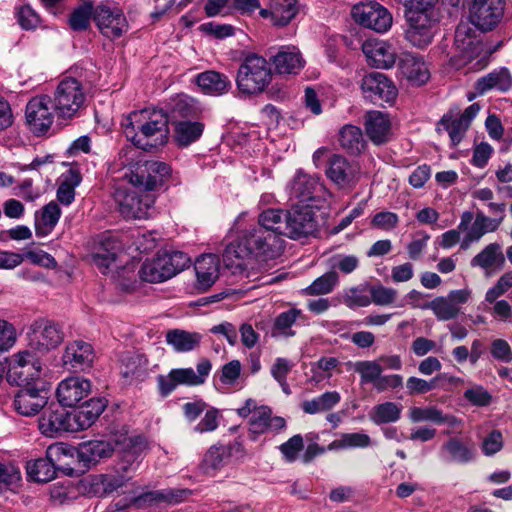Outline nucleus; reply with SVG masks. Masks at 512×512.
<instances>
[{
	"label": "nucleus",
	"mask_w": 512,
	"mask_h": 512,
	"mask_svg": "<svg viewBox=\"0 0 512 512\" xmlns=\"http://www.w3.org/2000/svg\"><path fill=\"white\" fill-rule=\"evenodd\" d=\"M125 126L126 137L144 151L164 146L169 138V118L161 109L134 111Z\"/></svg>",
	"instance_id": "f257e3e1"
},
{
	"label": "nucleus",
	"mask_w": 512,
	"mask_h": 512,
	"mask_svg": "<svg viewBox=\"0 0 512 512\" xmlns=\"http://www.w3.org/2000/svg\"><path fill=\"white\" fill-rule=\"evenodd\" d=\"M284 249V239L272 231L257 226L242 232L236 243L229 244L223 253L227 265H233V258L245 259L251 256L269 259L279 256Z\"/></svg>",
	"instance_id": "f03ea898"
},
{
	"label": "nucleus",
	"mask_w": 512,
	"mask_h": 512,
	"mask_svg": "<svg viewBox=\"0 0 512 512\" xmlns=\"http://www.w3.org/2000/svg\"><path fill=\"white\" fill-rule=\"evenodd\" d=\"M51 100L57 117L71 120L79 117L85 108L86 92L78 79L66 77L57 85Z\"/></svg>",
	"instance_id": "7ed1b4c3"
},
{
	"label": "nucleus",
	"mask_w": 512,
	"mask_h": 512,
	"mask_svg": "<svg viewBox=\"0 0 512 512\" xmlns=\"http://www.w3.org/2000/svg\"><path fill=\"white\" fill-rule=\"evenodd\" d=\"M189 256L181 251L164 252L146 260L138 274L142 281L160 283L166 281L190 265Z\"/></svg>",
	"instance_id": "20e7f679"
},
{
	"label": "nucleus",
	"mask_w": 512,
	"mask_h": 512,
	"mask_svg": "<svg viewBox=\"0 0 512 512\" xmlns=\"http://www.w3.org/2000/svg\"><path fill=\"white\" fill-rule=\"evenodd\" d=\"M271 76V69L266 59L256 54H249L239 66L236 84L243 94H258L268 86Z\"/></svg>",
	"instance_id": "39448f33"
},
{
	"label": "nucleus",
	"mask_w": 512,
	"mask_h": 512,
	"mask_svg": "<svg viewBox=\"0 0 512 512\" xmlns=\"http://www.w3.org/2000/svg\"><path fill=\"white\" fill-rule=\"evenodd\" d=\"M171 171V167L165 162L147 160L134 164L125 176L140 191H153L165 183Z\"/></svg>",
	"instance_id": "423d86ee"
},
{
	"label": "nucleus",
	"mask_w": 512,
	"mask_h": 512,
	"mask_svg": "<svg viewBox=\"0 0 512 512\" xmlns=\"http://www.w3.org/2000/svg\"><path fill=\"white\" fill-rule=\"evenodd\" d=\"M62 327L49 319L39 318L28 328V345L31 349L46 354L56 349L64 341Z\"/></svg>",
	"instance_id": "0eeeda50"
},
{
	"label": "nucleus",
	"mask_w": 512,
	"mask_h": 512,
	"mask_svg": "<svg viewBox=\"0 0 512 512\" xmlns=\"http://www.w3.org/2000/svg\"><path fill=\"white\" fill-rule=\"evenodd\" d=\"M41 362L29 351H20L14 356L13 363L7 372V381L20 388L43 385L40 376Z\"/></svg>",
	"instance_id": "6e6552de"
},
{
	"label": "nucleus",
	"mask_w": 512,
	"mask_h": 512,
	"mask_svg": "<svg viewBox=\"0 0 512 512\" xmlns=\"http://www.w3.org/2000/svg\"><path fill=\"white\" fill-rule=\"evenodd\" d=\"M131 477L117 469L105 474L88 475L79 481L78 490L90 497H106L124 487Z\"/></svg>",
	"instance_id": "1a4fd4ad"
},
{
	"label": "nucleus",
	"mask_w": 512,
	"mask_h": 512,
	"mask_svg": "<svg viewBox=\"0 0 512 512\" xmlns=\"http://www.w3.org/2000/svg\"><path fill=\"white\" fill-rule=\"evenodd\" d=\"M114 451L118 453L115 469L122 474L131 475L134 472L147 449V442L140 436H120L114 440Z\"/></svg>",
	"instance_id": "9d476101"
},
{
	"label": "nucleus",
	"mask_w": 512,
	"mask_h": 512,
	"mask_svg": "<svg viewBox=\"0 0 512 512\" xmlns=\"http://www.w3.org/2000/svg\"><path fill=\"white\" fill-rule=\"evenodd\" d=\"M317 227L315 212L310 205L296 204L286 210V237L291 239L307 237L316 232Z\"/></svg>",
	"instance_id": "9b49d317"
},
{
	"label": "nucleus",
	"mask_w": 512,
	"mask_h": 512,
	"mask_svg": "<svg viewBox=\"0 0 512 512\" xmlns=\"http://www.w3.org/2000/svg\"><path fill=\"white\" fill-rule=\"evenodd\" d=\"M51 98L47 95H38L29 100L25 109V116L30 131L36 135H44L53 124L54 115L50 105Z\"/></svg>",
	"instance_id": "f8f14e48"
},
{
	"label": "nucleus",
	"mask_w": 512,
	"mask_h": 512,
	"mask_svg": "<svg viewBox=\"0 0 512 512\" xmlns=\"http://www.w3.org/2000/svg\"><path fill=\"white\" fill-rule=\"evenodd\" d=\"M93 19L102 35L111 40L121 37L128 30L122 10L107 3H101L94 9Z\"/></svg>",
	"instance_id": "ddd939ff"
},
{
	"label": "nucleus",
	"mask_w": 512,
	"mask_h": 512,
	"mask_svg": "<svg viewBox=\"0 0 512 512\" xmlns=\"http://www.w3.org/2000/svg\"><path fill=\"white\" fill-rule=\"evenodd\" d=\"M409 26L405 38L415 47L424 48L431 44L436 32L438 16H428L415 12L406 13Z\"/></svg>",
	"instance_id": "4468645a"
},
{
	"label": "nucleus",
	"mask_w": 512,
	"mask_h": 512,
	"mask_svg": "<svg viewBox=\"0 0 512 512\" xmlns=\"http://www.w3.org/2000/svg\"><path fill=\"white\" fill-rule=\"evenodd\" d=\"M352 16L357 23L376 32H386L392 25L389 11L376 2L355 5Z\"/></svg>",
	"instance_id": "2eb2a0df"
},
{
	"label": "nucleus",
	"mask_w": 512,
	"mask_h": 512,
	"mask_svg": "<svg viewBox=\"0 0 512 512\" xmlns=\"http://www.w3.org/2000/svg\"><path fill=\"white\" fill-rule=\"evenodd\" d=\"M364 97L375 105L394 101L397 89L392 81L383 73L371 72L365 75L361 82Z\"/></svg>",
	"instance_id": "dca6fc26"
},
{
	"label": "nucleus",
	"mask_w": 512,
	"mask_h": 512,
	"mask_svg": "<svg viewBox=\"0 0 512 512\" xmlns=\"http://www.w3.org/2000/svg\"><path fill=\"white\" fill-rule=\"evenodd\" d=\"M39 429L47 437H57L63 432L78 431L79 426H76L72 412L57 407L44 411L39 419Z\"/></svg>",
	"instance_id": "f3484780"
},
{
	"label": "nucleus",
	"mask_w": 512,
	"mask_h": 512,
	"mask_svg": "<svg viewBox=\"0 0 512 512\" xmlns=\"http://www.w3.org/2000/svg\"><path fill=\"white\" fill-rule=\"evenodd\" d=\"M502 0H474L470 8V20L482 31L492 30L503 15Z\"/></svg>",
	"instance_id": "a211bd4d"
},
{
	"label": "nucleus",
	"mask_w": 512,
	"mask_h": 512,
	"mask_svg": "<svg viewBox=\"0 0 512 512\" xmlns=\"http://www.w3.org/2000/svg\"><path fill=\"white\" fill-rule=\"evenodd\" d=\"M326 176L341 189L352 188L358 181V167L345 157L335 154L327 162Z\"/></svg>",
	"instance_id": "6ab92c4d"
},
{
	"label": "nucleus",
	"mask_w": 512,
	"mask_h": 512,
	"mask_svg": "<svg viewBox=\"0 0 512 512\" xmlns=\"http://www.w3.org/2000/svg\"><path fill=\"white\" fill-rule=\"evenodd\" d=\"M48 401V391L43 385L20 388L14 397L15 410L23 416L36 415Z\"/></svg>",
	"instance_id": "aec40b11"
},
{
	"label": "nucleus",
	"mask_w": 512,
	"mask_h": 512,
	"mask_svg": "<svg viewBox=\"0 0 512 512\" xmlns=\"http://www.w3.org/2000/svg\"><path fill=\"white\" fill-rule=\"evenodd\" d=\"M121 250L122 245L116 237L101 235L91 254L92 262L101 273L107 274L115 264Z\"/></svg>",
	"instance_id": "412c9836"
},
{
	"label": "nucleus",
	"mask_w": 512,
	"mask_h": 512,
	"mask_svg": "<svg viewBox=\"0 0 512 512\" xmlns=\"http://www.w3.org/2000/svg\"><path fill=\"white\" fill-rule=\"evenodd\" d=\"M119 211L125 218L140 219L145 217L154 200L146 195L140 197L135 191L118 190L115 194Z\"/></svg>",
	"instance_id": "4be33fe9"
},
{
	"label": "nucleus",
	"mask_w": 512,
	"mask_h": 512,
	"mask_svg": "<svg viewBox=\"0 0 512 512\" xmlns=\"http://www.w3.org/2000/svg\"><path fill=\"white\" fill-rule=\"evenodd\" d=\"M91 392V382L82 377H69L61 381L57 388V398L64 407L76 406Z\"/></svg>",
	"instance_id": "5701e85b"
},
{
	"label": "nucleus",
	"mask_w": 512,
	"mask_h": 512,
	"mask_svg": "<svg viewBox=\"0 0 512 512\" xmlns=\"http://www.w3.org/2000/svg\"><path fill=\"white\" fill-rule=\"evenodd\" d=\"M93 360V347L83 340L69 342L62 356V361L65 366L81 371L90 368L93 364Z\"/></svg>",
	"instance_id": "b1692460"
},
{
	"label": "nucleus",
	"mask_w": 512,
	"mask_h": 512,
	"mask_svg": "<svg viewBox=\"0 0 512 512\" xmlns=\"http://www.w3.org/2000/svg\"><path fill=\"white\" fill-rule=\"evenodd\" d=\"M506 258L503 253L502 245L493 242L486 245L478 254L470 261L471 267H478L485 271L486 276H490L493 272L503 269Z\"/></svg>",
	"instance_id": "393cba45"
},
{
	"label": "nucleus",
	"mask_w": 512,
	"mask_h": 512,
	"mask_svg": "<svg viewBox=\"0 0 512 512\" xmlns=\"http://www.w3.org/2000/svg\"><path fill=\"white\" fill-rule=\"evenodd\" d=\"M324 186L318 176H311L298 171L291 182V193L300 202H309L319 198Z\"/></svg>",
	"instance_id": "a878e982"
},
{
	"label": "nucleus",
	"mask_w": 512,
	"mask_h": 512,
	"mask_svg": "<svg viewBox=\"0 0 512 512\" xmlns=\"http://www.w3.org/2000/svg\"><path fill=\"white\" fill-rule=\"evenodd\" d=\"M362 50L369 63L377 68H391L395 63V51L384 41L368 40L363 43Z\"/></svg>",
	"instance_id": "bb28decb"
},
{
	"label": "nucleus",
	"mask_w": 512,
	"mask_h": 512,
	"mask_svg": "<svg viewBox=\"0 0 512 512\" xmlns=\"http://www.w3.org/2000/svg\"><path fill=\"white\" fill-rule=\"evenodd\" d=\"M195 82L204 94L210 96L226 94L232 86L227 75L214 70L199 73L195 78Z\"/></svg>",
	"instance_id": "cd10ccee"
},
{
	"label": "nucleus",
	"mask_w": 512,
	"mask_h": 512,
	"mask_svg": "<svg viewBox=\"0 0 512 512\" xmlns=\"http://www.w3.org/2000/svg\"><path fill=\"white\" fill-rule=\"evenodd\" d=\"M365 129L370 140L376 145H381L389 140L391 123L386 114L370 111L365 116Z\"/></svg>",
	"instance_id": "c85d7f7f"
},
{
	"label": "nucleus",
	"mask_w": 512,
	"mask_h": 512,
	"mask_svg": "<svg viewBox=\"0 0 512 512\" xmlns=\"http://www.w3.org/2000/svg\"><path fill=\"white\" fill-rule=\"evenodd\" d=\"M231 456V448L225 445H213L204 454L199 464V471L214 477L227 463Z\"/></svg>",
	"instance_id": "c756f323"
},
{
	"label": "nucleus",
	"mask_w": 512,
	"mask_h": 512,
	"mask_svg": "<svg viewBox=\"0 0 512 512\" xmlns=\"http://www.w3.org/2000/svg\"><path fill=\"white\" fill-rule=\"evenodd\" d=\"M114 452V446L109 441L90 440L79 445L78 458L85 466L95 465L101 459L108 458Z\"/></svg>",
	"instance_id": "7c9ffc66"
},
{
	"label": "nucleus",
	"mask_w": 512,
	"mask_h": 512,
	"mask_svg": "<svg viewBox=\"0 0 512 512\" xmlns=\"http://www.w3.org/2000/svg\"><path fill=\"white\" fill-rule=\"evenodd\" d=\"M197 371L193 368H178L171 370V376L178 385L198 386L205 383L210 374L212 364L210 360L204 358L197 363Z\"/></svg>",
	"instance_id": "2f4dec72"
},
{
	"label": "nucleus",
	"mask_w": 512,
	"mask_h": 512,
	"mask_svg": "<svg viewBox=\"0 0 512 512\" xmlns=\"http://www.w3.org/2000/svg\"><path fill=\"white\" fill-rule=\"evenodd\" d=\"M272 411L267 406H261L252 414L249 431L253 434H263L268 431H278L285 427V420L279 416H271Z\"/></svg>",
	"instance_id": "473e14b6"
},
{
	"label": "nucleus",
	"mask_w": 512,
	"mask_h": 512,
	"mask_svg": "<svg viewBox=\"0 0 512 512\" xmlns=\"http://www.w3.org/2000/svg\"><path fill=\"white\" fill-rule=\"evenodd\" d=\"M198 286L202 289L211 287L218 278L219 260L213 254H204L197 258L195 265Z\"/></svg>",
	"instance_id": "72a5a7b5"
},
{
	"label": "nucleus",
	"mask_w": 512,
	"mask_h": 512,
	"mask_svg": "<svg viewBox=\"0 0 512 512\" xmlns=\"http://www.w3.org/2000/svg\"><path fill=\"white\" fill-rule=\"evenodd\" d=\"M408 417L413 423L432 422L435 424H446L449 427H455L458 423V419L455 416L444 414L436 406L411 407Z\"/></svg>",
	"instance_id": "f704fd0d"
},
{
	"label": "nucleus",
	"mask_w": 512,
	"mask_h": 512,
	"mask_svg": "<svg viewBox=\"0 0 512 512\" xmlns=\"http://www.w3.org/2000/svg\"><path fill=\"white\" fill-rule=\"evenodd\" d=\"M475 88L481 95L492 89L507 92L512 88V75L504 67L494 70L478 79Z\"/></svg>",
	"instance_id": "c9c22d12"
},
{
	"label": "nucleus",
	"mask_w": 512,
	"mask_h": 512,
	"mask_svg": "<svg viewBox=\"0 0 512 512\" xmlns=\"http://www.w3.org/2000/svg\"><path fill=\"white\" fill-rule=\"evenodd\" d=\"M271 61L279 74H297L304 64L300 52L295 47H282Z\"/></svg>",
	"instance_id": "e433bc0d"
},
{
	"label": "nucleus",
	"mask_w": 512,
	"mask_h": 512,
	"mask_svg": "<svg viewBox=\"0 0 512 512\" xmlns=\"http://www.w3.org/2000/svg\"><path fill=\"white\" fill-rule=\"evenodd\" d=\"M106 407V401L103 398H91L72 412L76 426L79 430L90 427L100 416Z\"/></svg>",
	"instance_id": "4c0bfd02"
},
{
	"label": "nucleus",
	"mask_w": 512,
	"mask_h": 512,
	"mask_svg": "<svg viewBox=\"0 0 512 512\" xmlns=\"http://www.w3.org/2000/svg\"><path fill=\"white\" fill-rule=\"evenodd\" d=\"M469 126L459 117L458 112L449 111L444 114L436 126V131L448 133L453 146H457L464 138Z\"/></svg>",
	"instance_id": "58836bf2"
},
{
	"label": "nucleus",
	"mask_w": 512,
	"mask_h": 512,
	"mask_svg": "<svg viewBox=\"0 0 512 512\" xmlns=\"http://www.w3.org/2000/svg\"><path fill=\"white\" fill-rule=\"evenodd\" d=\"M174 124V141L179 147H188L198 141L205 125L199 121L178 120Z\"/></svg>",
	"instance_id": "ea45409f"
},
{
	"label": "nucleus",
	"mask_w": 512,
	"mask_h": 512,
	"mask_svg": "<svg viewBox=\"0 0 512 512\" xmlns=\"http://www.w3.org/2000/svg\"><path fill=\"white\" fill-rule=\"evenodd\" d=\"M148 360L138 353H125L121 358V375L126 379L142 381L147 376Z\"/></svg>",
	"instance_id": "a19ab883"
},
{
	"label": "nucleus",
	"mask_w": 512,
	"mask_h": 512,
	"mask_svg": "<svg viewBox=\"0 0 512 512\" xmlns=\"http://www.w3.org/2000/svg\"><path fill=\"white\" fill-rule=\"evenodd\" d=\"M202 335L198 332H189L182 329L169 330L166 333V342L178 353L190 352L199 347Z\"/></svg>",
	"instance_id": "79ce46f5"
},
{
	"label": "nucleus",
	"mask_w": 512,
	"mask_h": 512,
	"mask_svg": "<svg viewBox=\"0 0 512 512\" xmlns=\"http://www.w3.org/2000/svg\"><path fill=\"white\" fill-rule=\"evenodd\" d=\"M440 457L447 462L465 464L473 460L474 451L461 440L451 438L441 446Z\"/></svg>",
	"instance_id": "37998d69"
},
{
	"label": "nucleus",
	"mask_w": 512,
	"mask_h": 512,
	"mask_svg": "<svg viewBox=\"0 0 512 512\" xmlns=\"http://www.w3.org/2000/svg\"><path fill=\"white\" fill-rule=\"evenodd\" d=\"M301 318H303V313L296 308L281 312L274 320L271 335L276 338L293 337L296 333L292 328L297 324V320Z\"/></svg>",
	"instance_id": "c03bdc74"
},
{
	"label": "nucleus",
	"mask_w": 512,
	"mask_h": 512,
	"mask_svg": "<svg viewBox=\"0 0 512 512\" xmlns=\"http://www.w3.org/2000/svg\"><path fill=\"white\" fill-rule=\"evenodd\" d=\"M340 146L352 155L360 154L366 145L362 130L354 125H344L339 131Z\"/></svg>",
	"instance_id": "a18cd8bd"
},
{
	"label": "nucleus",
	"mask_w": 512,
	"mask_h": 512,
	"mask_svg": "<svg viewBox=\"0 0 512 512\" xmlns=\"http://www.w3.org/2000/svg\"><path fill=\"white\" fill-rule=\"evenodd\" d=\"M60 216L61 209L56 202L51 201L46 204L41 210L40 218H36L35 221L36 235L44 237L51 233L58 223Z\"/></svg>",
	"instance_id": "49530a36"
},
{
	"label": "nucleus",
	"mask_w": 512,
	"mask_h": 512,
	"mask_svg": "<svg viewBox=\"0 0 512 512\" xmlns=\"http://www.w3.org/2000/svg\"><path fill=\"white\" fill-rule=\"evenodd\" d=\"M402 406L395 402L375 405L369 412V418L375 425L395 423L401 418Z\"/></svg>",
	"instance_id": "de8ad7c7"
},
{
	"label": "nucleus",
	"mask_w": 512,
	"mask_h": 512,
	"mask_svg": "<svg viewBox=\"0 0 512 512\" xmlns=\"http://www.w3.org/2000/svg\"><path fill=\"white\" fill-rule=\"evenodd\" d=\"M402 73L418 85L424 84L429 79V71L425 62L418 57L407 55L401 60Z\"/></svg>",
	"instance_id": "09e8293b"
},
{
	"label": "nucleus",
	"mask_w": 512,
	"mask_h": 512,
	"mask_svg": "<svg viewBox=\"0 0 512 512\" xmlns=\"http://www.w3.org/2000/svg\"><path fill=\"white\" fill-rule=\"evenodd\" d=\"M272 23L275 26L288 25L298 13L297 0H271Z\"/></svg>",
	"instance_id": "8fccbe9b"
},
{
	"label": "nucleus",
	"mask_w": 512,
	"mask_h": 512,
	"mask_svg": "<svg viewBox=\"0 0 512 512\" xmlns=\"http://www.w3.org/2000/svg\"><path fill=\"white\" fill-rule=\"evenodd\" d=\"M201 109L197 102L186 95H179L176 97L171 106V118L172 122L178 120H189L200 115Z\"/></svg>",
	"instance_id": "3c124183"
},
{
	"label": "nucleus",
	"mask_w": 512,
	"mask_h": 512,
	"mask_svg": "<svg viewBox=\"0 0 512 512\" xmlns=\"http://www.w3.org/2000/svg\"><path fill=\"white\" fill-rule=\"evenodd\" d=\"M258 223L260 227L283 238L286 231V210L272 208L264 210L258 217Z\"/></svg>",
	"instance_id": "603ef678"
},
{
	"label": "nucleus",
	"mask_w": 512,
	"mask_h": 512,
	"mask_svg": "<svg viewBox=\"0 0 512 512\" xmlns=\"http://www.w3.org/2000/svg\"><path fill=\"white\" fill-rule=\"evenodd\" d=\"M341 400L337 391H327L322 395L302 403V410L307 414H317L331 410Z\"/></svg>",
	"instance_id": "864d4df0"
},
{
	"label": "nucleus",
	"mask_w": 512,
	"mask_h": 512,
	"mask_svg": "<svg viewBox=\"0 0 512 512\" xmlns=\"http://www.w3.org/2000/svg\"><path fill=\"white\" fill-rule=\"evenodd\" d=\"M81 174L76 169H70L63 175V179L57 189V199L64 205H69L75 198V187L81 183Z\"/></svg>",
	"instance_id": "5fc2aeb1"
},
{
	"label": "nucleus",
	"mask_w": 512,
	"mask_h": 512,
	"mask_svg": "<svg viewBox=\"0 0 512 512\" xmlns=\"http://www.w3.org/2000/svg\"><path fill=\"white\" fill-rule=\"evenodd\" d=\"M424 308L431 309L441 321L454 319L460 313V308L452 304L447 297H437L427 303Z\"/></svg>",
	"instance_id": "6e6d98bb"
},
{
	"label": "nucleus",
	"mask_w": 512,
	"mask_h": 512,
	"mask_svg": "<svg viewBox=\"0 0 512 512\" xmlns=\"http://www.w3.org/2000/svg\"><path fill=\"white\" fill-rule=\"evenodd\" d=\"M499 228V221L490 220L483 211L478 210L475 219L467 232L478 241L487 233L495 232Z\"/></svg>",
	"instance_id": "4d7b16f0"
},
{
	"label": "nucleus",
	"mask_w": 512,
	"mask_h": 512,
	"mask_svg": "<svg viewBox=\"0 0 512 512\" xmlns=\"http://www.w3.org/2000/svg\"><path fill=\"white\" fill-rule=\"evenodd\" d=\"M354 371L360 375L361 384L371 383L373 386L383 371V367L377 361H357L353 365Z\"/></svg>",
	"instance_id": "13d9d810"
},
{
	"label": "nucleus",
	"mask_w": 512,
	"mask_h": 512,
	"mask_svg": "<svg viewBox=\"0 0 512 512\" xmlns=\"http://www.w3.org/2000/svg\"><path fill=\"white\" fill-rule=\"evenodd\" d=\"M370 445L371 438L368 434L362 432H355L342 434L340 439L332 442L328 448H366Z\"/></svg>",
	"instance_id": "bf43d9fd"
},
{
	"label": "nucleus",
	"mask_w": 512,
	"mask_h": 512,
	"mask_svg": "<svg viewBox=\"0 0 512 512\" xmlns=\"http://www.w3.org/2000/svg\"><path fill=\"white\" fill-rule=\"evenodd\" d=\"M27 470L34 480L38 482H47L55 477L57 469L45 457L39 458L33 463H29Z\"/></svg>",
	"instance_id": "052dcab7"
},
{
	"label": "nucleus",
	"mask_w": 512,
	"mask_h": 512,
	"mask_svg": "<svg viewBox=\"0 0 512 512\" xmlns=\"http://www.w3.org/2000/svg\"><path fill=\"white\" fill-rule=\"evenodd\" d=\"M338 282V275L334 271L325 273L315 279L310 286L305 288L307 295H323L330 293Z\"/></svg>",
	"instance_id": "680f3d73"
},
{
	"label": "nucleus",
	"mask_w": 512,
	"mask_h": 512,
	"mask_svg": "<svg viewBox=\"0 0 512 512\" xmlns=\"http://www.w3.org/2000/svg\"><path fill=\"white\" fill-rule=\"evenodd\" d=\"M21 481L19 468L12 464L0 463V494L15 489Z\"/></svg>",
	"instance_id": "e2e57ef3"
},
{
	"label": "nucleus",
	"mask_w": 512,
	"mask_h": 512,
	"mask_svg": "<svg viewBox=\"0 0 512 512\" xmlns=\"http://www.w3.org/2000/svg\"><path fill=\"white\" fill-rule=\"evenodd\" d=\"M94 9L92 3H85L73 11L69 24L73 30L82 31L88 28Z\"/></svg>",
	"instance_id": "0e129e2a"
},
{
	"label": "nucleus",
	"mask_w": 512,
	"mask_h": 512,
	"mask_svg": "<svg viewBox=\"0 0 512 512\" xmlns=\"http://www.w3.org/2000/svg\"><path fill=\"white\" fill-rule=\"evenodd\" d=\"M442 376H436L431 380H425L416 376H411L406 381V388L409 395L424 394L437 388L438 380Z\"/></svg>",
	"instance_id": "69168bd1"
},
{
	"label": "nucleus",
	"mask_w": 512,
	"mask_h": 512,
	"mask_svg": "<svg viewBox=\"0 0 512 512\" xmlns=\"http://www.w3.org/2000/svg\"><path fill=\"white\" fill-rule=\"evenodd\" d=\"M344 303L352 309L366 307L371 303V297L364 287H352L345 293Z\"/></svg>",
	"instance_id": "338daca9"
},
{
	"label": "nucleus",
	"mask_w": 512,
	"mask_h": 512,
	"mask_svg": "<svg viewBox=\"0 0 512 512\" xmlns=\"http://www.w3.org/2000/svg\"><path fill=\"white\" fill-rule=\"evenodd\" d=\"M512 287V271L504 273L497 282L487 290L485 300L489 303L495 302Z\"/></svg>",
	"instance_id": "774afa93"
}]
</instances>
